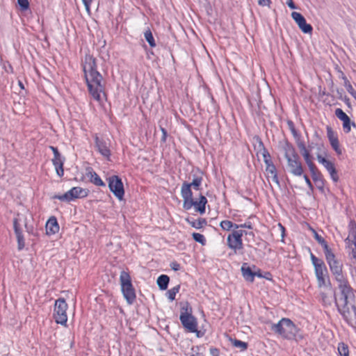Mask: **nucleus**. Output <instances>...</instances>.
<instances>
[{"instance_id": "ea45409f", "label": "nucleus", "mask_w": 356, "mask_h": 356, "mask_svg": "<svg viewBox=\"0 0 356 356\" xmlns=\"http://www.w3.org/2000/svg\"><path fill=\"white\" fill-rule=\"evenodd\" d=\"M17 3L22 10H26L29 8V2L28 0H17Z\"/></svg>"}, {"instance_id": "37998d69", "label": "nucleus", "mask_w": 356, "mask_h": 356, "mask_svg": "<svg viewBox=\"0 0 356 356\" xmlns=\"http://www.w3.org/2000/svg\"><path fill=\"white\" fill-rule=\"evenodd\" d=\"M302 176H303V178H304L308 188L312 191L314 188H313V185L309 178V177L307 175H305L304 173Z\"/></svg>"}, {"instance_id": "f8f14e48", "label": "nucleus", "mask_w": 356, "mask_h": 356, "mask_svg": "<svg viewBox=\"0 0 356 356\" xmlns=\"http://www.w3.org/2000/svg\"><path fill=\"white\" fill-rule=\"evenodd\" d=\"M88 195V191L81 187H73L63 195H56L55 199L60 201L70 202L76 198L85 197Z\"/></svg>"}, {"instance_id": "dca6fc26", "label": "nucleus", "mask_w": 356, "mask_h": 356, "mask_svg": "<svg viewBox=\"0 0 356 356\" xmlns=\"http://www.w3.org/2000/svg\"><path fill=\"white\" fill-rule=\"evenodd\" d=\"M180 321L183 326L191 332H195L197 331V323L196 319L191 314L185 313L181 314Z\"/></svg>"}, {"instance_id": "4c0bfd02", "label": "nucleus", "mask_w": 356, "mask_h": 356, "mask_svg": "<svg viewBox=\"0 0 356 356\" xmlns=\"http://www.w3.org/2000/svg\"><path fill=\"white\" fill-rule=\"evenodd\" d=\"M351 124L355 126V122H351L350 118L343 121V129L345 133L348 134L350 131Z\"/></svg>"}, {"instance_id": "f257e3e1", "label": "nucleus", "mask_w": 356, "mask_h": 356, "mask_svg": "<svg viewBox=\"0 0 356 356\" xmlns=\"http://www.w3.org/2000/svg\"><path fill=\"white\" fill-rule=\"evenodd\" d=\"M309 230L321 245L330 272L338 284L339 293L334 298L338 310L347 322H351L356 318L355 295L343 270V263L337 257L334 250L323 236L312 227H309Z\"/></svg>"}, {"instance_id": "79ce46f5", "label": "nucleus", "mask_w": 356, "mask_h": 356, "mask_svg": "<svg viewBox=\"0 0 356 356\" xmlns=\"http://www.w3.org/2000/svg\"><path fill=\"white\" fill-rule=\"evenodd\" d=\"M160 129L162 132V136H161V141L163 142V143H165L166 142V140H167V137H168V132L166 131V129L163 127H160Z\"/></svg>"}, {"instance_id": "a19ab883", "label": "nucleus", "mask_w": 356, "mask_h": 356, "mask_svg": "<svg viewBox=\"0 0 356 356\" xmlns=\"http://www.w3.org/2000/svg\"><path fill=\"white\" fill-rule=\"evenodd\" d=\"M94 0H82V2L85 6L86 12L90 14L91 12L90 6Z\"/></svg>"}, {"instance_id": "ddd939ff", "label": "nucleus", "mask_w": 356, "mask_h": 356, "mask_svg": "<svg viewBox=\"0 0 356 356\" xmlns=\"http://www.w3.org/2000/svg\"><path fill=\"white\" fill-rule=\"evenodd\" d=\"M49 149L54 154V157L51 159V161L55 168L56 174L59 177H62L64 175L65 158L62 156L57 147L49 146Z\"/></svg>"}, {"instance_id": "4468645a", "label": "nucleus", "mask_w": 356, "mask_h": 356, "mask_svg": "<svg viewBox=\"0 0 356 356\" xmlns=\"http://www.w3.org/2000/svg\"><path fill=\"white\" fill-rule=\"evenodd\" d=\"M317 160L321 164H322L324 166V168L329 172L332 180L335 183L338 182L339 177L338 175L337 170H336L334 163L332 161L326 159L321 154L317 155Z\"/></svg>"}, {"instance_id": "603ef678", "label": "nucleus", "mask_w": 356, "mask_h": 356, "mask_svg": "<svg viewBox=\"0 0 356 356\" xmlns=\"http://www.w3.org/2000/svg\"><path fill=\"white\" fill-rule=\"evenodd\" d=\"M19 86H21L22 88H23V85H22V82H21V81H19Z\"/></svg>"}, {"instance_id": "20e7f679", "label": "nucleus", "mask_w": 356, "mask_h": 356, "mask_svg": "<svg viewBox=\"0 0 356 356\" xmlns=\"http://www.w3.org/2000/svg\"><path fill=\"white\" fill-rule=\"evenodd\" d=\"M271 329L284 339L298 341L303 339V336L299 334L300 330L289 318H282L273 324Z\"/></svg>"}, {"instance_id": "8fccbe9b", "label": "nucleus", "mask_w": 356, "mask_h": 356, "mask_svg": "<svg viewBox=\"0 0 356 356\" xmlns=\"http://www.w3.org/2000/svg\"><path fill=\"white\" fill-rule=\"evenodd\" d=\"M233 220H234V221H235V222H239V221H240V220H238V219H237V218H236V215H234V216H233Z\"/></svg>"}, {"instance_id": "7ed1b4c3", "label": "nucleus", "mask_w": 356, "mask_h": 356, "mask_svg": "<svg viewBox=\"0 0 356 356\" xmlns=\"http://www.w3.org/2000/svg\"><path fill=\"white\" fill-rule=\"evenodd\" d=\"M219 226L222 231L229 232L226 240L227 246L235 254L244 249L243 241V236L244 235L254 236L252 231L248 232L246 230H252L254 228L253 224L250 221L238 224L232 220L225 219L220 222Z\"/></svg>"}, {"instance_id": "c03bdc74", "label": "nucleus", "mask_w": 356, "mask_h": 356, "mask_svg": "<svg viewBox=\"0 0 356 356\" xmlns=\"http://www.w3.org/2000/svg\"><path fill=\"white\" fill-rule=\"evenodd\" d=\"M170 268H171L173 270H175V271L179 270H180V268H181V266H180V264H179L178 262H177V261H172V262H171V263H170Z\"/></svg>"}, {"instance_id": "6ab92c4d", "label": "nucleus", "mask_w": 356, "mask_h": 356, "mask_svg": "<svg viewBox=\"0 0 356 356\" xmlns=\"http://www.w3.org/2000/svg\"><path fill=\"white\" fill-rule=\"evenodd\" d=\"M95 142L97 151L107 160H110L111 153L106 143L104 140H100L97 136L95 137Z\"/></svg>"}, {"instance_id": "a878e982", "label": "nucleus", "mask_w": 356, "mask_h": 356, "mask_svg": "<svg viewBox=\"0 0 356 356\" xmlns=\"http://www.w3.org/2000/svg\"><path fill=\"white\" fill-rule=\"evenodd\" d=\"M88 177L90 178V181L97 186H105L104 182L102 181L101 177L97 173L92 170H90L87 173Z\"/></svg>"}, {"instance_id": "9d476101", "label": "nucleus", "mask_w": 356, "mask_h": 356, "mask_svg": "<svg viewBox=\"0 0 356 356\" xmlns=\"http://www.w3.org/2000/svg\"><path fill=\"white\" fill-rule=\"evenodd\" d=\"M67 308L68 305L64 298H60L55 301L53 316L57 324L67 326Z\"/></svg>"}, {"instance_id": "b1692460", "label": "nucleus", "mask_w": 356, "mask_h": 356, "mask_svg": "<svg viewBox=\"0 0 356 356\" xmlns=\"http://www.w3.org/2000/svg\"><path fill=\"white\" fill-rule=\"evenodd\" d=\"M297 145L306 164L314 161V157L312 155L310 150L307 148L303 141L298 142Z\"/></svg>"}, {"instance_id": "864d4df0", "label": "nucleus", "mask_w": 356, "mask_h": 356, "mask_svg": "<svg viewBox=\"0 0 356 356\" xmlns=\"http://www.w3.org/2000/svg\"><path fill=\"white\" fill-rule=\"evenodd\" d=\"M280 226L282 227V229H284V227L281 224H280Z\"/></svg>"}, {"instance_id": "412c9836", "label": "nucleus", "mask_w": 356, "mask_h": 356, "mask_svg": "<svg viewBox=\"0 0 356 356\" xmlns=\"http://www.w3.org/2000/svg\"><path fill=\"white\" fill-rule=\"evenodd\" d=\"M59 225L56 217L51 216L49 218L46 223V234L47 235H53L58 232Z\"/></svg>"}, {"instance_id": "58836bf2", "label": "nucleus", "mask_w": 356, "mask_h": 356, "mask_svg": "<svg viewBox=\"0 0 356 356\" xmlns=\"http://www.w3.org/2000/svg\"><path fill=\"white\" fill-rule=\"evenodd\" d=\"M335 115L342 122L349 118L348 115L339 108L335 110Z\"/></svg>"}, {"instance_id": "e433bc0d", "label": "nucleus", "mask_w": 356, "mask_h": 356, "mask_svg": "<svg viewBox=\"0 0 356 356\" xmlns=\"http://www.w3.org/2000/svg\"><path fill=\"white\" fill-rule=\"evenodd\" d=\"M19 215L17 214V216L13 219V228L15 231V234H19L22 232L20 219L19 218Z\"/></svg>"}, {"instance_id": "a211bd4d", "label": "nucleus", "mask_w": 356, "mask_h": 356, "mask_svg": "<svg viewBox=\"0 0 356 356\" xmlns=\"http://www.w3.org/2000/svg\"><path fill=\"white\" fill-rule=\"evenodd\" d=\"M309 170L312 174V179L316 183L318 188H323L324 186L323 177L318 168L315 165L314 161L307 163Z\"/></svg>"}, {"instance_id": "49530a36", "label": "nucleus", "mask_w": 356, "mask_h": 356, "mask_svg": "<svg viewBox=\"0 0 356 356\" xmlns=\"http://www.w3.org/2000/svg\"><path fill=\"white\" fill-rule=\"evenodd\" d=\"M209 351H210V354L212 356H219V355H220V351L216 348H211Z\"/></svg>"}, {"instance_id": "4be33fe9", "label": "nucleus", "mask_w": 356, "mask_h": 356, "mask_svg": "<svg viewBox=\"0 0 356 356\" xmlns=\"http://www.w3.org/2000/svg\"><path fill=\"white\" fill-rule=\"evenodd\" d=\"M266 165V174L267 178L271 177L273 182H275L276 184H280V181L277 175V171L276 169L275 165H274L273 162L270 163L265 164Z\"/></svg>"}, {"instance_id": "f3484780", "label": "nucleus", "mask_w": 356, "mask_h": 356, "mask_svg": "<svg viewBox=\"0 0 356 356\" xmlns=\"http://www.w3.org/2000/svg\"><path fill=\"white\" fill-rule=\"evenodd\" d=\"M291 17L304 33H312L313 30L312 25L307 23L305 18L301 13L293 12Z\"/></svg>"}, {"instance_id": "cd10ccee", "label": "nucleus", "mask_w": 356, "mask_h": 356, "mask_svg": "<svg viewBox=\"0 0 356 356\" xmlns=\"http://www.w3.org/2000/svg\"><path fill=\"white\" fill-rule=\"evenodd\" d=\"M170 278L166 275H161L157 278V284L161 290H165L168 288Z\"/></svg>"}, {"instance_id": "6e6552de", "label": "nucleus", "mask_w": 356, "mask_h": 356, "mask_svg": "<svg viewBox=\"0 0 356 356\" xmlns=\"http://www.w3.org/2000/svg\"><path fill=\"white\" fill-rule=\"evenodd\" d=\"M310 259L314 266L318 287L325 286L327 283L330 284V277L325 262L323 259L316 257L312 252L310 254Z\"/></svg>"}, {"instance_id": "c756f323", "label": "nucleus", "mask_w": 356, "mask_h": 356, "mask_svg": "<svg viewBox=\"0 0 356 356\" xmlns=\"http://www.w3.org/2000/svg\"><path fill=\"white\" fill-rule=\"evenodd\" d=\"M342 79L343 80V86L346 88V90L356 100V90L353 88L350 82L348 81L346 76L343 75Z\"/></svg>"}, {"instance_id": "f704fd0d", "label": "nucleus", "mask_w": 356, "mask_h": 356, "mask_svg": "<svg viewBox=\"0 0 356 356\" xmlns=\"http://www.w3.org/2000/svg\"><path fill=\"white\" fill-rule=\"evenodd\" d=\"M192 237L195 241L200 243L202 245H205L207 243V239L202 234L193 232L192 234Z\"/></svg>"}, {"instance_id": "5701e85b", "label": "nucleus", "mask_w": 356, "mask_h": 356, "mask_svg": "<svg viewBox=\"0 0 356 356\" xmlns=\"http://www.w3.org/2000/svg\"><path fill=\"white\" fill-rule=\"evenodd\" d=\"M202 182V177H198V176L194 177V179H193V181L191 183H188L186 181L184 182L181 186V196H183L184 190L186 189V188H189V190L191 191V187L193 186L194 189H195L197 191L200 190Z\"/></svg>"}, {"instance_id": "c85d7f7f", "label": "nucleus", "mask_w": 356, "mask_h": 356, "mask_svg": "<svg viewBox=\"0 0 356 356\" xmlns=\"http://www.w3.org/2000/svg\"><path fill=\"white\" fill-rule=\"evenodd\" d=\"M337 355L338 356H350L348 346L343 342L339 343L337 346Z\"/></svg>"}, {"instance_id": "c9c22d12", "label": "nucleus", "mask_w": 356, "mask_h": 356, "mask_svg": "<svg viewBox=\"0 0 356 356\" xmlns=\"http://www.w3.org/2000/svg\"><path fill=\"white\" fill-rule=\"evenodd\" d=\"M15 236L17 241V248L19 250H22L25 247V240L23 232L16 234Z\"/></svg>"}, {"instance_id": "1a4fd4ad", "label": "nucleus", "mask_w": 356, "mask_h": 356, "mask_svg": "<svg viewBox=\"0 0 356 356\" xmlns=\"http://www.w3.org/2000/svg\"><path fill=\"white\" fill-rule=\"evenodd\" d=\"M121 291L127 303L131 305L136 300L135 289L131 282V277L128 270H122L120 275Z\"/></svg>"}, {"instance_id": "bb28decb", "label": "nucleus", "mask_w": 356, "mask_h": 356, "mask_svg": "<svg viewBox=\"0 0 356 356\" xmlns=\"http://www.w3.org/2000/svg\"><path fill=\"white\" fill-rule=\"evenodd\" d=\"M241 271L243 276L245 280L250 282H254V277L256 276V273H254L250 267L242 266Z\"/></svg>"}, {"instance_id": "9b49d317", "label": "nucleus", "mask_w": 356, "mask_h": 356, "mask_svg": "<svg viewBox=\"0 0 356 356\" xmlns=\"http://www.w3.org/2000/svg\"><path fill=\"white\" fill-rule=\"evenodd\" d=\"M106 180L110 191L119 200H122L124 196V189L121 178L118 175H112Z\"/></svg>"}, {"instance_id": "09e8293b", "label": "nucleus", "mask_w": 356, "mask_h": 356, "mask_svg": "<svg viewBox=\"0 0 356 356\" xmlns=\"http://www.w3.org/2000/svg\"><path fill=\"white\" fill-rule=\"evenodd\" d=\"M191 356H202V354L197 351L195 353L191 354Z\"/></svg>"}, {"instance_id": "aec40b11", "label": "nucleus", "mask_w": 356, "mask_h": 356, "mask_svg": "<svg viewBox=\"0 0 356 356\" xmlns=\"http://www.w3.org/2000/svg\"><path fill=\"white\" fill-rule=\"evenodd\" d=\"M320 296L321 300L325 306H330L332 305L334 299V292L330 286L327 287L325 291H322Z\"/></svg>"}, {"instance_id": "39448f33", "label": "nucleus", "mask_w": 356, "mask_h": 356, "mask_svg": "<svg viewBox=\"0 0 356 356\" xmlns=\"http://www.w3.org/2000/svg\"><path fill=\"white\" fill-rule=\"evenodd\" d=\"M284 151L290 173L296 177H301L304 172V167L293 145L286 142L284 146Z\"/></svg>"}, {"instance_id": "de8ad7c7", "label": "nucleus", "mask_w": 356, "mask_h": 356, "mask_svg": "<svg viewBox=\"0 0 356 356\" xmlns=\"http://www.w3.org/2000/svg\"><path fill=\"white\" fill-rule=\"evenodd\" d=\"M286 3L290 8H291V9L296 8L293 0H286Z\"/></svg>"}, {"instance_id": "2eb2a0df", "label": "nucleus", "mask_w": 356, "mask_h": 356, "mask_svg": "<svg viewBox=\"0 0 356 356\" xmlns=\"http://www.w3.org/2000/svg\"><path fill=\"white\" fill-rule=\"evenodd\" d=\"M327 137L332 148L334 150L337 155L342 154V149L340 147L337 134L332 129L330 126L326 127Z\"/></svg>"}, {"instance_id": "473e14b6", "label": "nucleus", "mask_w": 356, "mask_h": 356, "mask_svg": "<svg viewBox=\"0 0 356 356\" xmlns=\"http://www.w3.org/2000/svg\"><path fill=\"white\" fill-rule=\"evenodd\" d=\"M230 341L233 346L239 348L241 351H244L248 348V343L236 339H230Z\"/></svg>"}, {"instance_id": "72a5a7b5", "label": "nucleus", "mask_w": 356, "mask_h": 356, "mask_svg": "<svg viewBox=\"0 0 356 356\" xmlns=\"http://www.w3.org/2000/svg\"><path fill=\"white\" fill-rule=\"evenodd\" d=\"M144 36L147 42L149 43V46L151 47H156V42L154 40V38L153 37V35L152 33V31L149 29L145 31L144 33Z\"/></svg>"}, {"instance_id": "2f4dec72", "label": "nucleus", "mask_w": 356, "mask_h": 356, "mask_svg": "<svg viewBox=\"0 0 356 356\" xmlns=\"http://www.w3.org/2000/svg\"><path fill=\"white\" fill-rule=\"evenodd\" d=\"M179 290H180L179 284L169 289L166 293V296H167V298H168V300H170V301L175 300L176 295L179 293Z\"/></svg>"}, {"instance_id": "f03ea898", "label": "nucleus", "mask_w": 356, "mask_h": 356, "mask_svg": "<svg viewBox=\"0 0 356 356\" xmlns=\"http://www.w3.org/2000/svg\"><path fill=\"white\" fill-rule=\"evenodd\" d=\"M81 66L89 95L104 110L107 95L103 76L97 70V59L92 54H86L81 60Z\"/></svg>"}, {"instance_id": "7c9ffc66", "label": "nucleus", "mask_w": 356, "mask_h": 356, "mask_svg": "<svg viewBox=\"0 0 356 356\" xmlns=\"http://www.w3.org/2000/svg\"><path fill=\"white\" fill-rule=\"evenodd\" d=\"M259 145L261 147V155L265 164L273 163L271 156L268 149L264 147L263 143L260 141Z\"/></svg>"}, {"instance_id": "423d86ee", "label": "nucleus", "mask_w": 356, "mask_h": 356, "mask_svg": "<svg viewBox=\"0 0 356 356\" xmlns=\"http://www.w3.org/2000/svg\"><path fill=\"white\" fill-rule=\"evenodd\" d=\"M348 234L345 239V250L347 254L348 265L356 268V222L351 220L348 225Z\"/></svg>"}, {"instance_id": "a18cd8bd", "label": "nucleus", "mask_w": 356, "mask_h": 356, "mask_svg": "<svg viewBox=\"0 0 356 356\" xmlns=\"http://www.w3.org/2000/svg\"><path fill=\"white\" fill-rule=\"evenodd\" d=\"M258 4L261 6H270L271 0H258Z\"/></svg>"}, {"instance_id": "3c124183", "label": "nucleus", "mask_w": 356, "mask_h": 356, "mask_svg": "<svg viewBox=\"0 0 356 356\" xmlns=\"http://www.w3.org/2000/svg\"><path fill=\"white\" fill-rule=\"evenodd\" d=\"M256 275H257V276H258V277H262V275H261L260 273H256Z\"/></svg>"}, {"instance_id": "393cba45", "label": "nucleus", "mask_w": 356, "mask_h": 356, "mask_svg": "<svg viewBox=\"0 0 356 356\" xmlns=\"http://www.w3.org/2000/svg\"><path fill=\"white\" fill-rule=\"evenodd\" d=\"M186 221L193 228L200 229L207 225V221L205 218H199L196 220L186 218Z\"/></svg>"}, {"instance_id": "0eeeda50", "label": "nucleus", "mask_w": 356, "mask_h": 356, "mask_svg": "<svg viewBox=\"0 0 356 356\" xmlns=\"http://www.w3.org/2000/svg\"><path fill=\"white\" fill-rule=\"evenodd\" d=\"M183 207L186 210H189L192 207H194L195 211L204 214L206 211V204L208 201L205 196L200 194L199 197L194 200L193 197L192 191L189 190V188H186L184 190L183 196Z\"/></svg>"}]
</instances>
